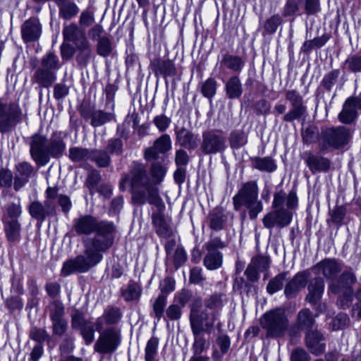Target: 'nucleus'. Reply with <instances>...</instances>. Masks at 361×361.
<instances>
[{
	"mask_svg": "<svg viewBox=\"0 0 361 361\" xmlns=\"http://www.w3.org/2000/svg\"><path fill=\"white\" fill-rule=\"evenodd\" d=\"M73 228L80 235H95L82 241L85 247L83 254L66 261L61 273L68 276L75 272L85 273L98 264L103 259L102 252L109 250L114 244L116 226L112 221H99L92 215H82L73 220Z\"/></svg>",
	"mask_w": 361,
	"mask_h": 361,
	"instance_id": "obj_1",
	"label": "nucleus"
},
{
	"mask_svg": "<svg viewBox=\"0 0 361 361\" xmlns=\"http://www.w3.org/2000/svg\"><path fill=\"white\" fill-rule=\"evenodd\" d=\"M127 184L130 186L132 200L135 203L144 204L147 202L159 209H165L159 189L152 185L147 168L142 163H133L128 173L121 180V190H125Z\"/></svg>",
	"mask_w": 361,
	"mask_h": 361,
	"instance_id": "obj_2",
	"label": "nucleus"
},
{
	"mask_svg": "<svg viewBox=\"0 0 361 361\" xmlns=\"http://www.w3.org/2000/svg\"><path fill=\"white\" fill-rule=\"evenodd\" d=\"M227 301L226 294L214 293L204 299V309L202 310L201 298L195 299L190 305V324L192 332L209 333Z\"/></svg>",
	"mask_w": 361,
	"mask_h": 361,
	"instance_id": "obj_3",
	"label": "nucleus"
},
{
	"mask_svg": "<svg viewBox=\"0 0 361 361\" xmlns=\"http://www.w3.org/2000/svg\"><path fill=\"white\" fill-rule=\"evenodd\" d=\"M234 209L238 211L245 206L249 210L251 219H255L263 210V204L258 200V186L256 181H249L243 184L238 193L233 197Z\"/></svg>",
	"mask_w": 361,
	"mask_h": 361,
	"instance_id": "obj_4",
	"label": "nucleus"
},
{
	"mask_svg": "<svg viewBox=\"0 0 361 361\" xmlns=\"http://www.w3.org/2000/svg\"><path fill=\"white\" fill-rule=\"evenodd\" d=\"M286 193L283 191L276 192L272 202L273 210L262 219L263 226L268 229L274 226L283 228L290 224L293 214L288 209H284Z\"/></svg>",
	"mask_w": 361,
	"mask_h": 361,
	"instance_id": "obj_5",
	"label": "nucleus"
},
{
	"mask_svg": "<svg viewBox=\"0 0 361 361\" xmlns=\"http://www.w3.org/2000/svg\"><path fill=\"white\" fill-rule=\"evenodd\" d=\"M259 323L265 330L267 337H282L289 326V322L284 308L279 307L265 312L260 318Z\"/></svg>",
	"mask_w": 361,
	"mask_h": 361,
	"instance_id": "obj_6",
	"label": "nucleus"
},
{
	"mask_svg": "<svg viewBox=\"0 0 361 361\" xmlns=\"http://www.w3.org/2000/svg\"><path fill=\"white\" fill-rule=\"evenodd\" d=\"M94 345V349L100 354H112L121 343V331L116 327L102 329Z\"/></svg>",
	"mask_w": 361,
	"mask_h": 361,
	"instance_id": "obj_7",
	"label": "nucleus"
},
{
	"mask_svg": "<svg viewBox=\"0 0 361 361\" xmlns=\"http://www.w3.org/2000/svg\"><path fill=\"white\" fill-rule=\"evenodd\" d=\"M22 110L16 102H4L0 99V132L13 131L21 122Z\"/></svg>",
	"mask_w": 361,
	"mask_h": 361,
	"instance_id": "obj_8",
	"label": "nucleus"
},
{
	"mask_svg": "<svg viewBox=\"0 0 361 361\" xmlns=\"http://www.w3.org/2000/svg\"><path fill=\"white\" fill-rule=\"evenodd\" d=\"M226 149V137L217 130H207L202 133L200 151L205 155L222 153Z\"/></svg>",
	"mask_w": 361,
	"mask_h": 361,
	"instance_id": "obj_9",
	"label": "nucleus"
},
{
	"mask_svg": "<svg viewBox=\"0 0 361 361\" xmlns=\"http://www.w3.org/2000/svg\"><path fill=\"white\" fill-rule=\"evenodd\" d=\"M30 153L36 162L39 166H45L49 161L47 157V147L49 140L46 136L39 133L32 135L30 138Z\"/></svg>",
	"mask_w": 361,
	"mask_h": 361,
	"instance_id": "obj_10",
	"label": "nucleus"
},
{
	"mask_svg": "<svg viewBox=\"0 0 361 361\" xmlns=\"http://www.w3.org/2000/svg\"><path fill=\"white\" fill-rule=\"evenodd\" d=\"M71 326L73 329L80 330L86 345L91 344L94 340V329L92 322L85 318L83 314L77 312L72 315Z\"/></svg>",
	"mask_w": 361,
	"mask_h": 361,
	"instance_id": "obj_11",
	"label": "nucleus"
},
{
	"mask_svg": "<svg viewBox=\"0 0 361 361\" xmlns=\"http://www.w3.org/2000/svg\"><path fill=\"white\" fill-rule=\"evenodd\" d=\"M286 99L290 102L292 109L284 115L283 121L291 122L301 118L306 111L301 95L296 90H288L286 92Z\"/></svg>",
	"mask_w": 361,
	"mask_h": 361,
	"instance_id": "obj_12",
	"label": "nucleus"
},
{
	"mask_svg": "<svg viewBox=\"0 0 361 361\" xmlns=\"http://www.w3.org/2000/svg\"><path fill=\"white\" fill-rule=\"evenodd\" d=\"M349 130L343 126L332 128L323 132L324 147L332 146L338 147L347 143L349 137Z\"/></svg>",
	"mask_w": 361,
	"mask_h": 361,
	"instance_id": "obj_13",
	"label": "nucleus"
},
{
	"mask_svg": "<svg viewBox=\"0 0 361 361\" xmlns=\"http://www.w3.org/2000/svg\"><path fill=\"white\" fill-rule=\"evenodd\" d=\"M361 109V94L355 97L348 98L343 105V109L338 114L339 121L345 124L353 123L357 116V109Z\"/></svg>",
	"mask_w": 361,
	"mask_h": 361,
	"instance_id": "obj_14",
	"label": "nucleus"
},
{
	"mask_svg": "<svg viewBox=\"0 0 361 361\" xmlns=\"http://www.w3.org/2000/svg\"><path fill=\"white\" fill-rule=\"evenodd\" d=\"M172 148L171 139L168 134L161 135L156 140L152 147L145 151L144 157L149 161L156 160L160 154H165Z\"/></svg>",
	"mask_w": 361,
	"mask_h": 361,
	"instance_id": "obj_15",
	"label": "nucleus"
},
{
	"mask_svg": "<svg viewBox=\"0 0 361 361\" xmlns=\"http://www.w3.org/2000/svg\"><path fill=\"white\" fill-rule=\"evenodd\" d=\"M62 35L64 42H73L75 47L89 42L85 32L74 23L65 25Z\"/></svg>",
	"mask_w": 361,
	"mask_h": 361,
	"instance_id": "obj_16",
	"label": "nucleus"
},
{
	"mask_svg": "<svg viewBox=\"0 0 361 361\" xmlns=\"http://www.w3.org/2000/svg\"><path fill=\"white\" fill-rule=\"evenodd\" d=\"M309 275V273L307 271L296 274L293 279L286 283L284 289L285 295L288 298L295 297L307 285Z\"/></svg>",
	"mask_w": 361,
	"mask_h": 361,
	"instance_id": "obj_17",
	"label": "nucleus"
},
{
	"mask_svg": "<svg viewBox=\"0 0 361 361\" xmlns=\"http://www.w3.org/2000/svg\"><path fill=\"white\" fill-rule=\"evenodd\" d=\"M176 138L181 147L190 151L195 149L200 143L198 135L185 127L176 130Z\"/></svg>",
	"mask_w": 361,
	"mask_h": 361,
	"instance_id": "obj_18",
	"label": "nucleus"
},
{
	"mask_svg": "<svg viewBox=\"0 0 361 361\" xmlns=\"http://www.w3.org/2000/svg\"><path fill=\"white\" fill-rule=\"evenodd\" d=\"M42 32V26L37 18H30L21 26L22 38L25 42L37 40Z\"/></svg>",
	"mask_w": 361,
	"mask_h": 361,
	"instance_id": "obj_19",
	"label": "nucleus"
},
{
	"mask_svg": "<svg viewBox=\"0 0 361 361\" xmlns=\"http://www.w3.org/2000/svg\"><path fill=\"white\" fill-rule=\"evenodd\" d=\"M314 269L328 279H334L341 271V264L335 259H325L317 263Z\"/></svg>",
	"mask_w": 361,
	"mask_h": 361,
	"instance_id": "obj_20",
	"label": "nucleus"
},
{
	"mask_svg": "<svg viewBox=\"0 0 361 361\" xmlns=\"http://www.w3.org/2000/svg\"><path fill=\"white\" fill-rule=\"evenodd\" d=\"M308 293L305 300L310 304H317L322 298L324 290V281L321 277L312 279L307 286Z\"/></svg>",
	"mask_w": 361,
	"mask_h": 361,
	"instance_id": "obj_21",
	"label": "nucleus"
},
{
	"mask_svg": "<svg viewBox=\"0 0 361 361\" xmlns=\"http://www.w3.org/2000/svg\"><path fill=\"white\" fill-rule=\"evenodd\" d=\"M323 339V335L317 331L307 333L306 346L312 354L319 355L325 351V344L322 343Z\"/></svg>",
	"mask_w": 361,
	"mask_h": 361,
	"instance_id": "obj_22",
	"label": "nucleus"
},
{
	"mask_svg": "<svg viewBox=\"0 0 361 361\" xmlns=\"http://www.w3.org/2000/svg\"><path fill=\"white\" fill-rule=\"evenodd\" d=\"M158 212L152 214V223L157 233L161 238H170L173 235V230L167 224L162 212L164 209H157Z\"/></svg>",
	"mask_w": 361,
	"mask_h": 361,
	"instance_id": "obj_23",
	"label": "nucleus"
},
{
	"mask_svg": "<svg viewBox=\"0 0 361 361\" xmlns=\"http://www.w3.org/2000/svg\"><path fill=\"white\" fill-rule=\"evenodd\" d=\"M121 317V313L118 308L111 307L104 311V314L98 317L94 323L97 331L104 329L105 324H115Z\"/></svg>",
	"mask_w": 361,
	"mask_h": 361,
	"instance_id": "obj_24",
	"label": "nucleus"
},
{
	"mask_svg": "<svg viewBox=\"0 0 361 361\" xmlns=\"http://www.w3.org/2000/svg\"><path fill=\"white\" fill-rule=\"evenodd\" d=\"M66 147V143L61 138L60 134L54 133L48 142L47 157L53 158H60Z\"/></svg>",
	"mask_w": 361,
	"mask_h": 361,
	"instance_id": "obj_25",
	"label": "nucleus"
},
{
	"mask_svg": "<svg viewBox=\"0 0 361 361\" xmlns=\"http://www.w3.org/2000/svg\"><path fill=\"white\" fill-rule=\"evenodd\" d=\"M56 80V73L39 67L37 68L32 77V82H36L46 88L49 87Z\"/></svg>",
	"mask_w": 361,
	"mask_h": 361,
	"instance_id": "obj_26",
	"label": "nucleus"
},
{
	"mask_svg": "<svg viewBox=\"0 0 361 361\" xmlns=\"http://www.w3.org/2000/svg\"><path fill=\"white\" fill-rule=\"evenodd\" d=\"M151 66L156 74L159 73L164 77L173 76L176 74V67L170 60L156 59L152 61Z\"/></svg>",
	"mask_w": 361,
	"mask_h": 361,
	"instance_id": "obj_27",
	"label": "nucleus"
},
{
	"mask_svg": "<svg viewBox=\"0 0 361 361\" xmlns=\"http://www.w3.org/2000/svg\"><path fill=\"white\" fill-rule=\"evenodd\" d=\"M226 94L228 99H238L243 94V85L238 76L233 75L225 82Z\"/></svg>",
	"mask_w": 361,
	"mask_h": 361,
	"instance_id": "obj_28",
	"label": "nucleus"
},
{
	"mask_svg": "<svg viewBox=\"0 0 361 361\" xmlns=\"http://www.w3.org/2000/svg\"><path fill=\"white\" fill-rule=\"evenodd\" d=\"M305 162L312 173L326 171L330 167V161L323 157L309 154Z\"/></svg>",
	"mask_w": 361,
	"mask_h": 361,
	"instance_id": "obj_29",
	"label": "nucleus"
},
{
	"mask_svg": "<svg viewBox=\"0 0 361 361\" xmlns=\"http://www.w3.org/2000/svg\"><path fill=\"white\" fill-rule=\"evenodd\" d=\"M81 115L84 118H92L91 125L93 127L101 126L114 118V115L112 113L104 112L102 110L94 111L91 115H90L85 110H82L80 112Z\"/></svg>",
	"mask_w": 361,
	"mask_h": 361,
	"instance_id": "obj_30",
	"label": "nucleus"
},
{
	"mask_svg": "<svg viewBox=\"0 0 361 361\" xmlns=\"http://www.w3.org/2000/svg\"><path fill=\"white\" fill-rule=\"evenodd\" d=\"M221 65L234 73H240L245 62L240 56L226 53L222 55Z\"/></svg>",
	"mask_w": 361,
	"mask_h": 361,
	"instance_id": "obj_31",
	"label": "nucleus"
},
{
	"mask_svg": "<svg viewBox=\"0 0 361 361\" xmlns=\"http://www.w3.org/2000/svg\"><path fill=\"white\" fill-rule=\"evenodd\" d=\"M6 236L10 242H17L20 238L21 226L18 219L4 220Z\"/></svg>",
	"mask_w": 361,
	"mask_h": 361,
	"instance_id": "obj_32",
	"label": "nucleus"
},
{
	"mask_svg": "<svg viewBox=\"0 0 361 361\" xmlns=\"http://www.w3.org/2000/svg\"><path fill=\"white\" fill-rule=\"evenodd\" d=\"M167 169L159 162L153 163L149 168V176L153 186L158 187L164 180Z\"/></svg>",
	"mask_w": 361,
	"mask_h": 361,
	"instance_id": "obj_33",
	"label": "nucleus"
},
{
	"mask_svg": "<svg viewBox=\"0 0 361 361\" xmlns=\"http://www.w3.org/2000/svg\"><path fill=\"white\" fill-rule=\"evenodd\" d=\"M203 263L209 270L218 269L223 264V254L221 252L207 251Z\"/></svg>",
	"mask_w": 361,
	"mask_h": 361,
	"instance_id": "obj_34",
	"label": "nucleus"
},
{
	"mask_svg": "<svg viewBox=\"0 0 361 361\" xmlns=\"http://www.w3.org/2000/svg\"><path fill=\"white\" fill-rule=\"evenodd\" d=\"M39 68L56 73V71L60 68V61L58 56L53 52L47 53L40 61Z\"/></svg>",
	"mask_w": 361,
	"mask_h": 361,
	"instance_id": "obj_35",
	"label": "nucleus"
},
{
	"mask_svg": "<svg viewBox=\"0 0 361 361\" xmlns=\"http://www.w3.org/2000/svg\"><path fill=\"white\" fill-rule=\"evenodd\" d=\"M90 159L98 167H108L111 164V158L108 152L101 149H92L90 152Z\"/></svg>",
	"mask_w": 361,
	"mask_h": 361,
	"instance_id": "obj_36",
	"label": "nucleus"
},
{
	"mask_svg": "<svg viewBox=\"0 0 361 361\" xmlns=\"http://www.w3.org/2000/svg\"><path fill=\"white\" fill-rule=\"evenodd\" d=\"M356 281V277L351 270L345 271L339 277V283L348 289L346 298L347 302L352 300V290L350 287Z\"/></svg>",
	"mask_w": 361,
	"mask_h": 361,
	"instance_id": "obj_37",
	"label": "nucleus"
},
{
	"mask_svg": "<svg viewBox=\"0 0 361 361\" xmlns=\"http://www.w3.org/2000/svg\"><path fill=\"white\" fill-rule=\"evenodd\" d=\"M28 211L32 218L39 221H44L46 217L49 215L43 204L39 201L32 202L29 206Z\"/></svg>",
	"mask_w": 361,
	"mask_h": 361,
	"instance_id": "obj_38",
	"label": "nucleus"
},
{
	"mask_svg": "<svg viewBox=\"0 0 361 361\" xmlns=\"http://www.w3.org/2000/svg\"><path fill=\"white\" fill-rule=\"evenodd\" d=\"M78 51L76 61L78 64L86 66L92 55L91 46L89 42L75 47Z\"/></svg>",
	"mask_w": 361,
	"mask_h": 361,
	"instance_id": "obj_39",
	"label": "nucleus"
},
{
	"mask_svg": "<svg viewBox=\"0 0 361 361\" xmlns=\"http://www.w3.org/2000/svg\"><path fill=\"white\" fill-rule=\"evenodd\" d=\"M59 8V16L64 20H71L75 17L79 12V8L73 2L69 1L66 4H63Z\"/></svg>",
	"mask_w": 361,
	"mask_h": 361,
	"instance_id": "obj_40",
	"label": "nucleus"
},
{
	"mask_svg": "<svg viewBox=\"0 0 361 361\" xmlns=\"http://www.w3.org/2000/svg\"><path fill=\"white\" fill-rule=\"evenodd\" d=\"M90 152L85 148L71 147L69 149V158L74 162H80L90 159Z\"/></svg>",
	"mask_w": 361,
	"mask_h": 361,
	"instance_id": "obj_41",
	"label": "nucleus"
},
{
	"mask_svg": "<svg viewBox=\"0 0 361 361\" xmlns=\"http://www.w3.org/2000/svg\"><path fill=\"white\" fill-rule=\"evenodd\" d=\"M252 162L254 166L259 171L271 172L276 169L274 160L269 157L255 158Z\"/></svg>",
	"mask_w": 361,
	"mask_h": 361,
	"instance_id": "obj_42",
	"label": "nucleus"
},
{
	"mask_svg": "<svg viewBox=\"0 0 361 361\" xmlns=\"http://www.w3.org/2000/svg\"><path fill=\"white\" fill-rule=\"evenodd\" d=\"M159 345V339L156 337H152L147 343L145 350V361H157V348Z\"/></svg>",
	"mask_w": 361,
	"mask_h": 361,
	"instance_id": "obj_43",
	"label": "nucleus"
},
{
	"mask_svg": "<svg viewBox=\"0 0 361 361\" xmlns=\"http://www.w3.org/2000/svg\"><path fill=\"white\" fill-rule=\"evenodd\" d=\"M227 220V216L221 211H214L210 214V227L216 231L221 230Z\"/></svg>",
	"mask_w": 361,
	"mask_h": 361,
	"instance_id": "obj_44",
	"label": "nucleus"
},
{
	"mask_svg": "<svg viewBox=\"0 0 361 361\" xmlns=\"http://www.w3.org/2000/svg\"><path fill=\"white\" fill-rule=\"evenodd\" d=\"M195 339L192 344L193 355H201V354L209 348V343L203 337L200 336V333L192 332Z\"/></svg>",
	"mask_w": 361,
	"mask_h": 361,
	"instance_id": "obj_45",
	"label": "nucleus"
},
{
	"mask_svg": "<svg viewBox=\"0 0 361 361\" xmlns=\"http://www.w3.org/2000/svg\"><path fill=\"white\" fill-rule=\"evenodd\" d=\"M22 214V208L20 199L17 202H12L7 205L6 207V212L4 214V220L6 219H17Z\"/></svg>",
	"mask_w": 361,
	"mask_h": 361,
	"instance_id": "obj_46",
	"label": "nucleus"
},
{
	"mask_svg": "<svg viewBox=\"0 0 361 361\" xmlns=\"http://www.w3.org/2000/svg\"><path fill=\"white\" fill-rule=\"evenodd\" d=\"M140 294L141 288L140 286L135 283H130L122 292V295L126 301L137 300Z\"/></svg>",
	"mask_w": 361,
	"mask_h": 361,
	"instance_id": "obj_47",
	"label": "nucleus"
},
{
	"mask_svg": "<svg viewBox=\"0 0 361 361\" xmlns=\"http://www.w3.org/2000/svg\"><path fill=\"white\" fill-rule=\"evenodd\" d=\"M314 319L311 312L305 309L299 312L298 314V324L301 329H308L312 326Z\"/></svg>",
	"mask_w": 361,
	"mask_h": 361,
	"instance_id": "obj_48",
	"label": "nucleus"
},
{
	"mask_svg": "<svg viewBox=\"0 0 361 361\" xmlns=\"http://www.w3.org/2000/svg\"><path fill=\"white\" fill-rule=\"evenodd\" d=\"M286 273H281L270 280L267 286L268 293L270 294H274L281 290L283 286V282L286 279Z\"/></svg>",
	"mask_w": 361,
	"mask_h": 361,
	"instance_id": "obj_49",
	"label": "nucleus"
},
{
	"mask_svg": "<svg viewBox=\"0 0 361 361\" xmlns=\"http://www.w3.org/2000/svg\"><path fill=\"white\" fill-rule=\"evenodd\" d=\"M112 51L111 40L109 37L103 36L98 39L97 44V52L102 56H109Z\"/></svg>",
	"mask_w": 361,
	"mask_h": 361,
	"instance_id": "obj_50",
	"label": "nucleus"
},
{
	"mask_svg": "<svg viewBox=\"0 0 361 361\" xmlns=\"http://www.w3.org/2000/svg\"><path fill=\"white\" fill-rule=\"evenodd\" d=\"M166 305V295L160 294L153 303V313L158 321H159L163 316Z\"/></svg>",
	"mask_w": 361,
	"mask_h": 361,
	"instance_id": "obj_51",
	"label": "nucleus"
},
{
	"mask_svg": "<svg viewBox=\"0 0 361 361\" xmlns=\"http://www.w3.org/2000/svg\"><path fill=\"white\" fill-rule=\"evenodd\" d=\"M216 81L214 78H209L203 82L201 91L205 97L212 99L216 94Z\"/></svg>",
	"mask_w": 361,
	"mask_h": 361,
	"instance_id": "obj_52",
	"label": "nucleus"
},
{
	"mask_svg": "<svg viewBox=\"0 0 361 361\" xmlns=\"http://www.w3.org/2000/svg\"><path fill=\"white\" fill-rule=\"evenodd\" d=\"M51 320L64 319V307L59 300L53 301L49 305Z\"/></svg>",
	"mask_w": 361,
	"mask_h": 361,
	"instance_id": "obj_53",
	"label": "nucleus"
},
{
	"mask_svg": "<svg viewBox=\"0 0 361 361\" xmlns=\"http://www.w3.org/2000/svg\"><path fill=\"white\" fill-rule=\"evenodd\" d=\"M229 140L232 148H239L247 142L244 133L241 131L232 132L230 135Z\"/></svg>",
	"mask_w": 361,
	"mask_h": 361,
	"instance_id": "obj_54",
	"label": "nucleus"
},
{
	"mask_svg": "<svg viewBox=\"0 0 361 361\" xmlns=\"http://www.w3.org/2000/svg\"><path fill=\"white\" fill-rule=\"evenodd\" d=\"M106 150L110 154H121L123 152L122 140L120 138L110 139L106 145Z\"/></svg>",
	"mask_w": 361,
	"mask_h": 361,
	"instance_id": "obj_55",
	"label": "nucleus"
},
{
	"mask_svg": "<svg viewBox=\"0 0 361 361\" xmlns=\"http://www.w3.org/2000/svg\"><path fill=\"white\" fill-rule=\"evenodd\" d=\"M348 68L354 73L361 72V55H353L349 56L345 62Z\"/></svg>",
	"mask_w": 361,
	"mask_h": 361,
	"instance_id": "obj_56",
	"label": "nucleus"
},
{
	"mask_svg": "<svg viewBox=\"0 0 361 361\" xmlns=\"http://www.w3.org/2000/svg\"><path fill=\"white\" fill-rule=\"evenodd\" d=\"M170 258L173 259L175 267L178 268L185 263L187 257L183 248L178 247L173 254L171 255Z\"/></svg>",
	"mask_w": 361,
	"mask_h": 361,
	"instance_id": "obj_57",
	"label": "nucleus"
},
{
	"mask_svg": "<svg viewBox=\"0 0 361 361\" xmlns=\"http://www.w3.org/2000/svg\"><path fill=\"white\" fill-rule=\"evenodd\" d=\"M339 75V70H333L332 71L325 75L322 82L323 86L326 89L330 90L333 85L335 84Z\"/></svg>",
	"mask_w": 361,
	"mask_h": 361,
	"instance_id": "obj_58",
	"label": "nucleus"
},
{
	"mask_svg": "<svg viewBox=\"0 0 361 361\" xmlns=\"http://www.w3.org/2000/svg\"><path fill=\"white\" fill-rule=\"evenodd\" d=\"M282 19L280 16L274 15L270 18L267 19L264 23V29L270 33H274L276 31L277 27L281 25Z\"/></svg>",
	"mask_w": 361,
	"mask_h": 361,
	"instance_id": "obj_59",
	"label": "nucleus"
},
{
	"mask_svg": "<svg viewBox=\"0 0 361 361\" xmlns=\"http://www.w3.org/2000/svg\"><path fill=\"white\" fill-rule=\"evenodd\" d=\"M153 123L159 132L163 133L169 128L171 119L165 115L161 114L154 117Z\"/></svg>",
	"mask_w": 361,
	"mask_h": 361,
	"instance_id": "obj_60",
	"label": "nucleus"
},
{
	"mask_svg": "<svg viewBox=\"0 0 361 361\" xmlns=\"http://www.w3.org/2000/svg\"><path fill=\"white\" fill-rule=\"evenodd\" d=\"M299 10L298 3L295 0H287L283 8L282 14L284 17L292 16Z\"/></svg>",
	"mask_w": 361,
	"mask_h": 361,
	"instance_id": "obj_61",
	"label": "nucleus"
},
{
	"mask_svg": "<svg viewBox=\"0 0 361 361\" xmlns=\"http://www.w3.org/2000/svg\"><path fill=\"white\" fill-rule=\"evenodd\" d=\"M53 333L58 336H62L68 329V322L65 319L52 320Z\"/></svg>",
	"mask_w": 361,
	"mask_h": 361,
	"instance_id": "obj_62",
	"label": "nucleus"
},
{
	"mask_svg": "<svg viewBox=\"0 0 361 361\" xmlns=\"http://www.w3.org/2000/svg\"><path fill=\"white\" fill-rule=\"evenodd\" d=\"M61 54L63 60L71 59L77 51L75 47H73L71 44L66 42H63L61 47Z\"/></svg>",
	"mask_w": 361,
	"mask_h": 361,
	"instance_id": "obj_63",
	"label": "nucleus"
},
{
	"mask_svg": "<svg viewBox=\"0 0 361 361\" xmlns=\"http://www.w3.org/2000/svg\"><path fill=\"white\" fill-rule=\"evenodd\" d=\"M290 361H310L308 353L302 348H296L290 353Z\"/></svg>",
	"mask_w": 361,
	"mask_h": 361,
	"instance_id": "obj_64",
	"label": "nucleus"
}]
</instances>
